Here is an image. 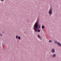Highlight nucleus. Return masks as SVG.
Returning <instances> with one entry per match:
<instances>
[{
  "label": "nucleus",
  "mask_w": 61,
  "mask_h": 61,
  "mask_svg": "<svg viewBox=\"0 0 61 61\" xmlns=\"http://www.w3.org/2000/svg\"><path fill=\"white\" fill-rule=\"evenodd\" d=\"M38 25V22H37V21L35 24L34 26V29L35 32H38L39 33L40 32V30H39V29H41V26H40V24L39 25ZM36 28H37L38 30H37Z\"/></svg>",
  "instance_id": "f257e3e1"
},
{
  "label": "nucleus",
  "mask_w": 61,
  "mask_h": 61,
  "mask_svg": "<svg viewBox=\"0 0 61 61\" xmlns=\"http://www.w3.org/2000/svg\"><path fill=\"white\" fill-rule=\"evenodd\" d=\"M52 10L51 9H50L49 10V14L50 15V16H51V15L52 14Z\"/></svg>",
  "instance_id": "f03ea898"
},
{
  "label": "nucleus",
  "mask_w": 61,
  "mask_h": 61,
  "mask_svg": "<svg viewBox=\"0 0 61 61\" xmlns=\"http://www.w3.org/2000/svg\"><path fill=\"white\" fill-rule=\"evenodd\" d=\"M57 45L59 46H61V44L59 42H58L57 43Z\"/></svg>",
  "instance_id": "7ed1b4c3"
},
{
  "label": "nucleus",
  "mask_w": 61,
  "mask_h": 61,
  "mask_svg": "<svg viewBox=\"0 0 61 61\" xmlns=\"http://www.w3.org/2000/svg\"><path fill=\"white\" fill-rule=\"evenodd\" d=\"M37 37H38L39 38H40V37H41V36H40V35H38L37 36Z\"/></svg>",
  "instance_id": "20e7f679"
},
{
  "label": "nucleus",
  "mask_w": 61,
  "mask_h": 61,
  "mask_svg": "<svg viewBox=\"0 0 61 61\" xmlns=\"http://www.w3.org/2000/svg\"><path fill=\"white\" fill-rule=\"evenodd\" d=\"M54 43H55V44H57V43H58V42L57 41H55L54 42Z\"/></svg>",
  "instance_id": "39448f33"
},
{
  "label": "nucleus",
  "mask_w": 61,
  "mask_h": 61,
  "mask_svg": "<svg viewBox=\"0 0 61 61\" xmlns=\"http://www.w3.org/2000/svg\"><path fill=\"white\" fill-rule=\"evenodd\" d=\"M42 29H44V28H45V26L44 25L42 26Z\"/></svg>",
  "instance_id": "423d86ee"
},
{
  "label": "nucleus",
  "mask_w": 61,
  "mask_h": 61,
  "mask_svg": "<svg viewBox=\"0 0 61 61\" xmlns=\"http://www.w3.org/2000/svg\"><path fill=\"white\" fill-rule=\"evenodd\" d=\"M18 38L19 40L21 39V37L20 36H18Z\"/></svg>",
  "instance_id": "0eeeda50"
},
{
  "label": "nucleus",
  "mask_w": 61,
  "mask_h": 61,
  "mask_svg": "<svg viewBox=\"0 0 61 61\" xmlns=\"http://www.w3.org/2000/svg\"><path fill=\"white\" fill-rule=\"evenodd\" d=\"M51 51V52H52V53H54V49H52Z\"/></svg>",
  "instance_id": "6e6552de"
},
{
  "label": "nucleus",
  "mask_w": 61,
  "mask_h": 61,
  "mask_svg": "<svg viewBox=\"0 0 61 61\" xmlns=\"http://www.w3.org/2000/svg\"><path fill=\"white\" fill-rule=\"evenodd\" d=\"M56 56V55L55 54H54V57H55Z\"/></svg>",
  "instance_id": "1a4fd4ad"
},
{
  "label": "nucleus",
  "mask_w": 61,
  "mask_h": 61,
  "mask_svg": "<svg viewBox=\"0 0 61 61\" xmlns=\"http://www.w3.org/2000/svg\"><path fill=\"white\" fill-rule=\"evenodd\" d=\"M18 36H17V35H16V38H18Z\"/></svg>",
  "instance_id": "9d476101"
},
{
  "label": "nucleus",
  "mask_w": 61,
  "mask_h": 61,
  "mask_svg": "<svg viewBox=\"0 0 61 61\" xmlns=\"http://www.w3.org/2000/svg\"><path fill=\"white\" fill-rule=\"evenodd\" d=\"M52 41H51V40H50V41H49V43H50V42H51Z\"/></svg>",
  "instance_id": "9b49d317"
},
{
  "label": "nucleus",
  "mask_w": 61,
  "mask_h": 61,
  "mask_svg": "<svg viewBox=\"0 0 61 61\" xmlns=\"http://www.w3.org/2000/svg\"><path fill=\"white\" fill-rule=\"evenodd\" d=\"M0 35L1 36H3V35L2 34H0Z\"/></svg>",
  "instance_id": "f8f14e48"
},
{
  "label": "nucleus",
  "mask_w": 61,
  "mask_h": 61,
  "mask_svg": "<svg viewBox=\"0 0 61 61\" xmlns=\"http://www.w3.org/2000/svg\"><path fill=\"white\" fill-rule=\"evenodd\" d=\"M1 1H2V2H3V1H4V0H0Z\"/></svg>",
  "instance_id": "ddd939ff"
},
{
  "label": "nucleus",
  "mask_w": 61,
  "mask_h": 61,
  "mask_svg": "<svg viewBox=\"0 0 61 61\" xmlns=\"http://www.w3.org/2000/svg\"><path fill=\"white\" fill-rule=\"evenodd\" d=\"M5 33H4V31H3L2 32V34H4Z\"/></svg>",
  "instance_id": "4468645a"
},
{
  "label": "nucleus",
  "mask_w": 61,
  "mask_h": 61,
  "mask_svg": "<svg viewBox=\"0 0 61 61\" xmlns=\"http://www.w3.org/2000/svg\"><path fill=\"white\" fill-rule=\"evenodd\" d=\"M55 50L54 49V53H55Z\"/></svg>",
  "instance_id": "2eb2a0df"
},
{
  "label": "nucleus",
  "mask_w": 61,
  "mask_h": 61,
  "mask_svg": "<svg viewBox=\"0 0 61 61\" xmlns=\"http://www.w3.org/2000/svg\"><path fill=\"white\" fill-rule=\"evenodd\" d=\"M41 40H42V38H39Z\"/></svg>",
  "instance_id": "dca6fc26"
},
{
  "label": "nucleus",
  "mask_w": 61,
  "mask_h": 61,
  "mask_svg": "<svg viewBox=\"0 0 61 61\" xmlns=\"http://www.w3.org/2000/svg\"><path fill=\"white\" fill-rule=\"evenodd\" d=\"M53 57H54V55H53Z\"/></svg>",
  "instance_id": "f3484780"
},
{
  "label": "nucleus",
  "mask_w": 61,
  "mask_h": 61,
  "mask_svg": "<svg viewBox=\"0 0 61 61\" xmlns=\"http://www.w3.org/2000/svg\"><path fill=\"white\" fill-rule=\"evenodd\" d=\"M2 44H3V43H2Z\"/></svg>",
  "instance_id": "a211bd4d"
}]
</instances>
